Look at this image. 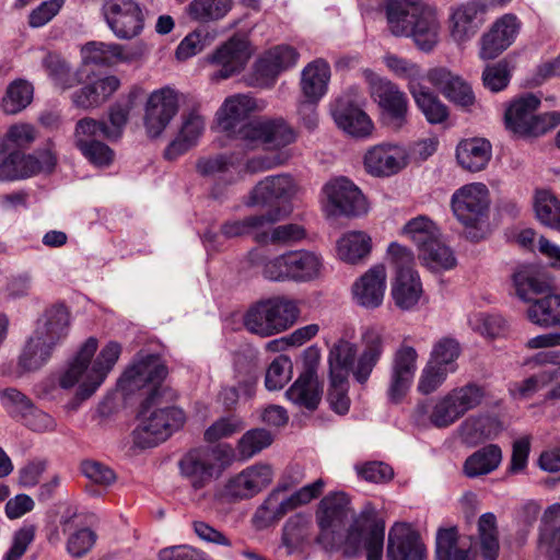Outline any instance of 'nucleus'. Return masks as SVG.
Returning a JSON list of instances; mask_svg holds the SVG:
<instances>
[{
  "label": "nucleus",
  "mask_w": 560,
  "mask_h": 560,
  "mask_svg": "<svg viewBox=\"0 0 560 560\" xmlns=\"http://www.w3.org/2000/svg\"><path fill=\"white\" fill-rule=\"evenodd\" d=\"M166 374L161 359L149 354L138 359L119 380V386L127 392L152 385L142 405L140 424L133 431L135 443L140 447L164 442L185 423L184 411L171 405L176 399L175 392L162 385Z\"/></svg>",
  "instance_id": "f257e3e1"
},
{
  "label": "nucleus",
  "mask_w": 560,
  "mask_h": 560,
  "mask_svg": "<svg viewBox=\"0 0 560 560\" xmlns=\"http://www.w3.org/2000/svg\"><path fill=\"white\" fill-rule=\"evenodd\" d=\"M319 527L318 541L329 549H342L346 557H355L366 550L368 560H382L385 526L377 521V513L371 503H366L360 514L342 535L347 521L353 516L350 499L342 491L325 495L315 513Z\"/></svg>",
  "instance_id": "f03ea898"
},
{
  "label": "nucleus",
  "mask_w": 560,
  "mask_h": 560,
  "mask_svg": "<svg viewBox=\"0 0 560 560\" xmlns=\"http://www.w3.org/2000/svg\"><path fill=\"white\" fill-rule=\"evenodd\" d=\"M255 100L246 94H234L225 98L217 112L219 127L229 137L240 141V145L248 151L260 145L267 149H280L295 139L293 130L282 118H258L238 126L254 110Z\"/></svg>",
  "instance_id": "7ed1b4c3"
},
{
  "label": "nucleus",
  "mask_w": 560,
  "mask_h": 560,
  "mask_svg": "<svg viewBox=\"0 0 560 560\" xmlns=\"http://www.w3.org/2000/svg\"><path fill=\"white\" fill-rule=\"evenodd\" d=\"M97 346L96 338L90 337L86 339L59 378V385L62 388L68 389L79 385L77 395L81 399H86L96 392L116 364L121 352L120 345L110 341L92 362Z\"/></svg>",
  "instance_id": "20e7f679"
},
{
  "label": "nucleus",
  "mask_w": 560,
  "mask_h": 560,
  "mask_svg": "<svg viewBox=\"0 0 560 560\" xmlns=\"http://www.w3.org/2000/svg\"><path fill=\"white\" fill-rule=\"evenodd\" d=\"M469 539L467 546L459 540L456 527L440 528L435 538V560H476L477 546L483 560H497L500 545L495 515L482 514L478 520V537Z\"/></svg>",
  "instance_id": "39448f33"
},
{
  "label": "nucleus",
  "mask_w": 560,
  "mask_h": 560,
  "mask_svg": "<svg viewBox=\"0 0 560 560\" xmlns=\"http://www.w3.org/2000/svg\"><path fill=\"white\" fill-rule=\"evenodd\" d=\"M485 398L486 388L471 382L434 399L420 401L415 408V416L418 421H428L438 429H445L478 408Z\"/></svg>",
  "instance_id": "423d86ee"
},
{
  "label": "nucleus",
  "mask_w": 560,
  "mask_h": 560,
  "mask_svg": "<svg viewBox=\"0 0 560 560\" xmlns=\"http://www.w3.org/2000/svg\"><path fill=\"white\" fill-rule=\"evenodd\" d=\"M303 479L304 474L300 469L292 471V474L288 472L283 475L278 485L257 509L254 516L255 521L260 526H269L279 522L289 512L310 503L322 494L325 488V481L322 478L303 486L290 495L285 494L287 491L300 485Z\"/></svg>",
  "instance_id": "0eeeda50"
},
{
  "label": "nucleus",
  "mask_w": 560,
  "mask_h": 560,
  "mask_svg": "<svg viewBox=\"0 0 560 560\" xmlns=\"http://www.w3.org/2000/svg\"><path fill=\"white\" fill-rule=\"evenodd\" d=\"M295 303L282 296L261 300L244 316L245 328L260 337H270L289 329L298 319Z\"/></svg>",
  "instance_id": "6e6552de"
},
{
  "label": "nucleus",
  "mask_w": 560,
  "mask_h": 560,
  "mask_svg": "<svg viewBox=\"0 0 560 560\" xmlns=\"http://www.w3.org/2000/svg\"><path fill=\"white\" fill-rule=\"evenodd\" d=\"M232 452L228 445L192 448L179 459V472L194 490L203 489L221 476L223 468L219 462Z\"/></svg>",
  "instance_id": "1a4fd4ad"
},
{
  "label": "nucleus",
  "mask_w": 560,
  "mask_h": 560,
  "mask_svg": "<svg viewBox=\"0 0 560 560\" xmlns=\"http://www.w3.org/2000/svg\"><path fill=\"white\" fill-rule=\"evenodd\" d=\"M364 96L359 88L351 86L331 105V115L337 126L353 137H366L373 124L362 109Z\"/></svg>",
  "instance_id": "9d476101"
},
{
  "label": "nucleus",
  "mask_w": 560,
  "mask_h": 560,
  "mask_svg": "<svg viewBox=\"0 0 560 560\" xmlns=\"http://www.w3.org/2000/svg\"><path fill=\"white\" fill-rule=\"evenodd\" d=\"M102 15L118 39L129 40L144 28V13L137 0H104Z\"/></svg>",
  "instance_id": "9b49d317"
},
{
  "label": "nucleus",
  "mask_w": 560,
  "mask_h": 560,
  "mask_svg": "<svg viewBox=\"0 0 560 560\" xmlns=\"http://www.w3.org/2000/svg\"><path fill=\"white\" fill-rule=\"evenodd\" d=\"M57 161L51 141H48L45 149L33 154L12 152L0 164V180L27 178L40 173L49 174L55 170Z\"/></svg>",
  "instance_id": "f8f14e48"
},
{
  "label": "nucleus",
  "mask_w": 560,
  "mask_h": 560,
  "mask_svg": "<svg viewBox=\"0 0 560 560\" xmlns=\"http://www.w3.org/2000/svg\"><path fill=\"white\" fill-rule=\"evenodd\" d=\"M324 208L329 215L358 217L368 211L361 190L349 179L341 177L323 187Z\"/></svg>",
  "instance_id": "ddd939ff"
},
{
  "label": "nucleus",
  "mask_w": 560,
  "mask_h": 560,
  "mask_svg": "<svg viewBox=\"0 0 560 560\" xmlns=\"http://www.w3.org/2000/svg\"><path fill=\"white\" fill-rule=\"evenodd\" d=\"M362 75L368 83L371 97L400 127L406 121L408 100L406 94L392 81L381 78L371 69H364Z\"/></svg>",
  "instance_id": "4468645a"
},
{
  "label": "nucleus",
  "mask_w": 560,
  "mask_h": 560,
  "mask_svg": "<svg viewBox=\"0 0 560 560\" xmlns=\"http://www.w3.org/2000/svg\"><path fill=\"white\" fill-rule=\"evenodd\" d=\"M299 57L296 49L289 45H278L270 48L255 62L249 81L250 85L271 88L281 72L296 65Z\"/></svg>",
  "instance_id": "2eb2a0df"
},
{
  "label": "nucleus",
  "mask_w": 560,
  "mask_h": 560,
  "mask_svg": "<svg viewBox=\"0 0 560 560\" xmlns=\"http://www.w3.org/2000/svg\"><path fill=\"white\" fill-rule=\"evenodd\" d=\"M489 203L488 188L481 183L465 185L452 196L454 215L466 226H477L487 215Z\"/></svg>",
  "instance_id": "dca6fc26"
},
{
  "label": "nucleus",
  "mask_w": 560,
  "mask_h": 560,
  "mask_svg": "<svg viewBox=\"0 0 560 560\" xmlns=\"http://www.w3.org/2000/svg\"><path fill=\"white\" fill-rule=\"evenodd\" d=\"M179 108L178 93L170 88L153 91L145 104L144 127L150 138L162 135Z\"/></svg>",
  "instance_id": "f3484780"
},
{
  "label": "nucleus",
  "mask_w": 560,
  "mask_h": 560,
  "mask_svg": "<svg viewBox=\"0 0 560 560\" xmlns=\"http://www.w3.org/2000/svg\"><path fill=\"white\" fill-rule=\"evenodd\" d=\"M363 164L370 175L389 177L407 165V152L398 144L380 143L365 152Z\"/></svg>",
  "instance_id": "a211bd4d"
},
{
  "label": "nucleus",
  "mask_w": 560,
  "mask_h": 560,
  "mask_svg": "<svg viewBox=\"0 0 560 560\" xmlns=\"http://www.w3.org/2000/svg\"><path fill=\"white\" fill-rule=\"evenodd\" d=\"M418 353L411 346L402 345L394 354L387 389L388 399L399 402L407 394L416 370Z\"/></svg>",
  "instance_id": "6ab92c4d"
},
{
  "label": "nucleus",
  "mask_w": 560,
  "mask_h": 560,
  "mask_svg": "<svg viewBox=\"0 0 560 560\" xmlns=\"http://www.w3.org/2000/svg\"><path fill=\"white\" fill-rule=\"evenodd\" d=\"M250 57L247 40L238 37H232L221 45L215 51L208 56V61L219 66L212 78L215 80H224L240 72Z\"/></svg>",
  "instance_id": "aec40b11"
},
{
  "label": "nucleus",
  "mask_w": 560,
  "mask_h": 560,
  "mask_svg": "<svg viewBox=\"0 0 560 560\" xmlns=\"http://www.w3.org/2000/svg\"><path fill=\"white\" fill-rule=\"evenodd\" d=\"M272 478L271 466L254 465L231 478L225 485L224 493L234 500L248 499L266 488L272 481Z\"/></svg>",
  "instance_id": "412c9836"
},
{
  "label": "nucleus",
  "mask_w": 560,
  "mask_h": 560,
  "mask_svg": "<svg viewBox=\"0 0 560 560\" xmlns=\"http://www.w3.org/2000/svg\"><path fill=\"white\" fill-rule=\"evenodd\" d=\"M389 560H425L427 549L419 534L409 525L395 524L388 533Z\"/></svg>",
  "instance_id": "4be33fe9"
},
{
  "label": "nucleus",
  "mask_w": 560,
  "mask_h": 560,
  "mask_svg": "<svg viewBox=\"0 0 560 560\" xmlns=\"http://www.w3.org/2000/svg\"><path fill=\"white\" fill-rule=\"evenodd\" d=\"M520 24L513 14H505L497 20L490 31L482 35L479 56L483 60L497 58L512 45L518 33Z\"/></svg>",
  "instance_id": "5701e85b"
},
{
  "label": "nucleus",
  "mask_w": 560,
  "mask_h": 560,
  "mask_svg": "<svg viewBox=\"0 0 560 560\" xmlns=\"http://www.w3.org/2000/svg\"><path fill=\"white\" fill-rule=\"evenodd\" d=\"M71 325L70 312L63 303L52 304L44 310L36 320L33 332L38 339L59 347L68 337Z\"/></svg>",
  "instance_id": "b1692460"
},
{
  "label": "nucleus",
  "mask_w": 560,
  "mask_h": 560,
  "mask_svg": "<svg viewBox=\"0 0 560 560\" xmlns=\"http://www.w3.org/2000/svg\"><path fill=\"white\" fill-rule=\"evenodd\" d=\"M386 278L384 265L378 264L371 267L352 285L355 303L369 310L381 306L386 290Z\"/></svg>",
  "instance_id": "393cba45"
},
{
  "label": "nucleus",
  "mask_w": 560,
  "mask_h": 560,
  "mask_svg": "<svg viewBox=\"0 0 560 560\" xmlns=\"http://www.w3.org/2000/svg\"><path fill=\"white\" fill-rule=\"evenodd\" d=\"M296 184L289 174L267 176L252 189L246 206H267L277 200H288L296 192Z\"/></svg>",
  "instance_id": "a878e982"
},
{
  "label": "nucleus",
  "mask_w": 560,
  "mask_h": 560,
  "mask_svg": "<svg viewBox=\"0 0 560 560\" xmlns=\"http://www.w3.org/2000/svg\"><path fill=\"white\" fill-rule=\"evenodd\" d=\"M486 10L481 0H469L452 9L450 35L457 44L470 40L480 27L478 15Z\"/></svg>",
  "instance_id": "bb28decb"
},
{
  "label": "nucleus",
  "mask_w": 560,
  "mask_h": 560,
  "mask_svg": "<svg viewBox=\"0 0 560 560\" xmlns=\"http://www.w3.org/2000/svg\"><path fill=\"white\" fill-rule=\"evenodd\" d=\"M427 79L456 105L469 107L474 104L475 95L470 85L446 68L431 69L427 74Z\"/></svg>",
  "instance_id": "cd10ccee"
},
{
  "label": "nucleus",
  "mask_w": 560,
  "mask_h": 560,
  "mask_svg": "<svg viewBox=\"0 0 560 560\" xmlns=\"http://www.w3.org/2000/svg\"><path fill=\"white\" fill-rule=\"evenodd\" d=\"M423 5L422 0H388L385 13L389 33L395 37H406Z\"/></svg>",
  "instance_id": "c85d7f7f"
},
{
  "label": "nucleus",
  "mask_w": 560,
  "mask_h": 560,
  "mask_svg": "<svg viewBox=\"0 0 560 560\" xmlns=\"http://www.w3.org/2000/svg\"><path fill=\"white\" fill-rule=\"evenodd\" d=\"M361 341L363 351L352 373L357 382L364 384L383 354L384 338L376 327L371 326L363 330Z\"/></svg>",
  "instance_id": "c756f323"
},
{
  "label": "nucleus",
  "mask_w": 560,
  "mask_h": 560,
  "mask_svg": "<svg viewBox=\"0 0 560 560\" xmlns=\"http://www.w3.org/2000/svg\"><path fill=\"white\" fill-rule=\"evenodd\" d=\"M440 31L441 24L436 13L424 4L406 37L411 38L419 50L430 52L440 42Z\"/></svg>",
  "instance_id": "7c9ffc66"
},
{
  "label": "nucleus",
  "mask_w": 560,
  "mask_h": 560,
  "mask_svg": "<svg viewBox=\"0 0 560 560\" xmlns=\"http://www.w3.org/2000/svg\"><path fill=\"white\" fill-rule=\"evenodd\" d=\"M205 125V118L195 112L184 116L180 130L165 149L164 156L174 160L196 145L203 133Z\"/></svg>",
  "instance_id": "2f4dec72"
},
{
  "label": "nucleus",
  "mask_w": 560,
  "mask_h": 560,
  "mask_svg": "<svg viewBox=\"0 0 560 560\" xmlns=\"http://www.w3.org/2000/svg\"><path fill=\"white\" fill-rule=\"evenodd\" d=\"M540 100L534 94H525L511 102L504 114L505 127L514 135L525 136Z\"/></svg>",
  "instance_id": "473e14b6"
},
{
  "label": "nucleus",
  "mask_w": 560,
  "mask_h": 560,
  "mask_svg": "<svg viewBox=\"0 0 560 560\" xmlns=\"http://www.w3.org/2000/svg\"><path fill=\"white\" fill-rule=\"evenodd\" d=\"M119 86L120 81L117 77H104L75 91L72 94V102L80 108H94L105 103Z\"/></svg>",
  "instance_id": "72a5a7b5"
},
{
  "label": "nucleus",
  "mask_w": 560,
  "mask_h": 560,
  "mask_svg": "<svg viewBox=\"0 0 560 560\" xmlns=\"http://www.w3.org/2000/svg\"><path fill=\"white\" fill-rule=\"evenodd\" d=\"M516 296L524 302H532L539 294L549 293L551 287L546 277L534 266H523L512 276Z\"/></svg>",
  "instance_id": "f704fd0d"
},
{
  "label": "nucleus",
  "mask_w": 560,
  "mask_h": 560,
  "mask_svg": "<svg viewBox=\"0 0 560 560\" xmlns=\"http://www.w3.org/2000/svg\"><path fill=\"white\" fill-rule=\"evenodd\" d=\"M289 400L310 410L317 408L322 389L315 370L306 369L285 393Z\"/></svg>",
  "instance_id": "c9c22d12"
},
{
  "label": "nucleus",
  "mask_w": 560,
  "mask_h": 560,
  "mask_svg": "<svg viewBox=\"0 0 560 560\" xmlns=\"http://www.w3.org/2000/svg\"><path fill=\"white\" fill-rule=\"evenodd\" d=\"M284 214L285 213L277 207L266 213L248 215L244 219L229 220L221 225L220 233L226 238L244 236L252 231L280 221Z\"/></svg>",
  "instance_id": "e433bc0d"
},
{
  "label": "nucleus",
  "mask_w": 560,
  "mask_h": 560,
  "mask_svg": "<svg viewBox=\"0 0 560 560\" xmlns=\"http://www.w3.org/2000/svg\"><path fill=\"white\" fill-rule=\"evenodd\" d=\"M560 502L546 508L541 516L539 545L550 560H560Z\"/></svg>",
  "instance_id": "4c0bfd02"
},
{
  "label": "nucleus",
  "mask_w": 560,
  "mask_h": 560,
  "mask_svg": "<svg viewBox=\"0 0 560 560\" xmlns=\"http://www.w3.org/2000/svg\"><path fill=\"white\" fill-rule=\"evenodd\" d=\"M42 66L56 86L61 90L72 89L82 82L80 70H73L70 63L58 52L45 51Z\"/></svg>",
  "instance_id": "58836bf2"
},
{
  "label": "nucleus",
  "mask_w": 560,
  "mask_h": 560,
  "mask_svg": "<svg viewBox=\"0 0 560 560\" xmlns=\"http://www.w3.org/2000/svg\"><path fill=\"white\" fill-rule=\"evenodd\" d=\"M329 78L330 68L325 60L317 59L310 62L301 74L303 96L307 100L319 101L326 94Z\"/></svg>",
  "instance_id": "ea45409f"
},
{
  "label": "nucleus",
  "mask_w": 560,
  "mask_h": 560,
  "mask_svg": "<svg viewBox=\"0 0 560 560\" xmlns=\"http://www.w3.org/2000/svg\"><path fill=\"white\" fill-rule=\"evenodd\" d=\"M491 144L483 138L462 141L456 149V158L463 168L469 172L483 170L491 158Z\"/></svg>",
  "instance_id": "a19ab883"
},
{
  "label": "nucleus",
  "mask_w": 560,
  "mask_h": 560,
  "mask_svg": "<svg viewBox=\"0 0 560 560\" xmlns=\"http://www.w3.org/2000/svg\"><path fill=\"white\" fill-rule=\"evenodd\" d=\"M233 7L234 0H191L184 12L194 22L209 24L223 20Z\"/></svg>",
  "instance_id": "79ce46f5"
},
{
  "label": "nucleus",
  "mask_w": 560,
  "mask_h": 560,
  "mask_svg": "<svg viewBox=\"0 0 560 560\" xmlns=\"http://www.w3.org/2000/svg\"><path fill=\"white\" fill-rule=\"evenodd\" d=\"M371 248V237L361 231L348 232L337 242V255L339 259L350 265H355L366 259Z\"/></svg>",
  "instance_id": "37998d69"
},
{
  "label": "nucleus",
  "mask_w": 560,
  "mask_h": 560,
  "mask_svg": "<svg viewBox=\"0 0 560 560\" xmlns=\"http://www.w3.org/2000/svg\"><path fill=\"white\" fill-rule=\"evenodd\" d=\"M81 54L84 63L96 66H112L130 59L124 46L116 43L90 42L82 47Z\"/></svg>",
  "instance_id": "c03bdc74"
},
{
  "label": "nucleus",
  "mask_w": 560,
  "mask_h": 560,
  "mask_svg": "<svg viewBox=\"0 0 560 560\" xmlns=\"http://www.w3.org/2000/svg\"><path fill=\"white\" fill-rule=\"evenodd\" d=\"M56 348L33 332L20 354L19 365L27 372L37 371L50 360Z\"/></svg>",
  "instance_id": "a18cd8bd"
},
{
  "label": "nucleus",
  "mask_w": 560,
  "mask_h": 560,
  "mask_svg": "<svg viewBox=\"0 0 560 560\" xmlns=\"http://www.w3.org/2000/svg\"><path fill=\"white\" fill-rule=\"evenodd\" d=\"M422 287L417 273L396 276L392 287V296L397 307L404 311L413 308L420 300Z\"/></svg>",
  "instance_id": "49530a36"
},
{
  "label": "nucleus",
  "mask_w": 560,
  "mask_h": 560,
  "mask_svg": "<svg viewBox=\"0 0 560 560\" xmlns=\"http://www.w3.org/2000/svg\"><path fill=\"white\" fill-rule=\"evenodd\" d=\"M502 460L498 445L489 444L472 453L464 463V472L469 478L488 475L495 470Z\"/></svg>",
  "instance_id": "de8ad7c7"
},
{
  "label": "nucleus",
  "mask_w": 560,
  "mask_h": 560,
  "mask_svg": "<svg viewBox=\"0 0 560 560\" xmlns=\"http://www.w3.org/2000/svg\"><path fill=\"white\" fill-rule=\"evenodd\" d=\"M541 299H535L527 310L528 319L540 327L560 325V295L545 293Z\"/></svg>",
  "instance_id": "09e8293b"
},
{
  "label": "nucleus",
  "mask_w": 560,
  "mask_h": 560,
  "mask_svg": "<svg viewBox=\"0 0 560 560\" xmlns=\"http://www.w3.org/2000/svg\"><path fill=\"white\" fill-rule=\"evenodd\" d=\"M355 354L357 347L354 343L343 339L334 343L328 354L329 376L335 377L338 382L348 380Z\"/></svg>",
  "instance_id": "8fccbe9b"
},
{
  "label": "nucleus",
  "mask_w": 560,
  "mask_h": 560,
  "mask_svg": "<svg viewBox=\"0 0 560 560\" xmlns=\"http://www.w3.org/2000/svg\"><path fill=\"white\" fill-rule=\"evenodd\" d=\"M291 281L307 282L319 277L322 257L310 250H291Z\"/></svg>",
  "instance_id": "3c124183"
},
{
  "label": "nucleus",
  "mask_w": 560,
  "mask_h": 560,
  "mask_svg": "<svg viewBox=\"0 0 560 560\" xmlns=\"http://www.w3.org/2000/svg\"><path fill=\"white\" fill-rule=\"evenodd\" d=\"M311 521L304 514L291 516L283 526L282 547L285 555L291 556L307 541L310 537Z\"/></svg>",
  "instance_id": "603ef678"
},
{
  "label": "nucleus",
  "mask_w": 560,
  "mask_h": 560,
  "mask_svg": "<svg viewBox=\"0 0 560 560\" xmlns=\"http://www.w3.org/2000/svg\"><path fill=\"white\" fill-rule=\"evenodd\" d=\"M411 95L418 108L430 124H441L447 119V107L428 86L421 84L418 88H413Z\"/></svg>",
  "instance_id": "864d4df0"
},
{
  "label": "nucleus",
  "mask_w": 560,
  "mask_h": 560,
  "mask_svg": "<svg viewBox=\"0 0 560 560\" xmlns=\"http://www.w3.org/2000/svg\"><path fill=\"white\" fill-rule=\"evenodd\" d=\"M142 90L133 88L125 100L115 103L109 110L110 126L106 124V139H118L128 122L129 114Z\"/></svg>",
  "instance_id": "5fc2aeb1"
},
{
  "label": "nucleus",
  "mask_w": 560,
  "mask_h": 560,
  "mask_svg": "<svg viewBox=\"0 0 560 560\" xmlns=\"http://www.w3.org/2000/svg\"><path fill=\"white\" fill-rule=\"evenodd\" d=\"M402 233L417 245L419 253L440 236L438 226L425 215L409 220L405 224Z\"/></svg>",
  "instance_id": "6e6d98bb"
},
{
  "label": "nucleus",
  "mask_w": 560,
  "mask_h": 560,
  "mask_svg": "<svg viewBox=\"0 0 560 560\" xmlns=\"http://www.w3.org/2000/svg\"><path fill=\"white\" fill-rule=\"evenodd\" d=\"M33 85L25 80L19 79L10 83L2 98L4 113L14 115L26 108L33 100Z\"/></svg>",
  "instance_id": "4d7b16f0"
},
{
  "label": "nucleus",
  "mask_w": 560,
  "mask_h": 560,
  "mask_svg": "<svg viewBox=\"0 0 560 560\" xmlns=\"http://www.w3.org/2000/svg\"><path fill=\"white\" fill-rule=\"evenodd\" d=\"M384 63L395 75L408 80L410 93L413 88L420 86L424 78H427L419 65L397 55L387 54L384 56Z\"/></svg>",
  "instance_id": "13d9d810"
},
{
  "label": "nucleus",
  "mask_w": 560,
  "mask_h": 560,
  "mask_svg": "<svg viewBox=\"0 0 560 560\" xmlns=\"http://www.w3.org/2000/svg\"><path fill=\"white\" fill-rule=\"evenodd\" d=\"M537 219L545 225L560 231V200L550 191H537L535 197Z\"/></svg>",
  "instance_id": "bf43d9fd"
},
{
  "label": "nucleus",
  "mask_w": 560,
  "mask_h": 560,
  "mask_svg": "<svg viewBox=\"0 0 560 560\" xmlns=\"http://www.w3.org/2000/svg\"><path fill=\"white\" fill-rule=\"evenodd\" d=\"M419 257L433 270L451 269L456 265L453 252L442 243L440 236L430 245L423 247L419 253Z\"/></svg>",
  "instance_id": "052dcab7"
},
{
  "label": "nucleus",
  "mask_w": 560,
  "mask_h": 560,
  "mask_svg": "<svg viewBox=\"0 0 560 560\" xmlns=\"http://www.w3.org/2000/svg\"><path fill=\"white\" fill-rule=\"evenodd\" d=\"M238 164L240 159L235 153H221L200 158L197 161L196 170L203 177H215L228 173L230 168H234Z\"/></svg>",
  "instance_id": "680f3d73"
},
{
  "label": "nucleus",
  "mask_w": 560,
  "mask_h": 560,
  "mask_svg": "<svg viewBox=\"0 0 560 560\" xmlns=\"http://www.w3.org/2000/svg\"><path fill=\"white\" fill-rule=\"evenodd\" d=\"M453 372H455L454 368L440 366L434 364V361H428L418 380V392L422 395L436 392Z\"/></svg>",
  "instance_id": "e2e57ef3"
},
{
  "label": "nucleus",
  "mask_w": 560,
  "mask_h": 560,
  "mask_svg": "<svg viewBox=\"0 0 560 560\" xmlns=\"http://www.w3.org/2000/svg\"><path fill=\"white\" fill-rule=\"evenodd\" d=\"M272 443V435L265 429L247 431L237 443V451L243 459H248L268 447Z\"/></svg>",
  "instance_id": "0e129e2a"
},
{
  "label": "nucleus",
  "mask_w": 560,
  "mask_h": 560,
  "mask_svg": "<svg viewBox=\"0 0 560 560\" xmlns=\"http://www.w3.org/2000/svg\"><path fill=\"white\" fill-rule=\"evenodd\" d=\"M474 330L488 338L503 336L508 330V322L500 314L479 313L470 320Z\"/></svg>",
  "instance_id": "69168bd1"
},
{
  "label": "nucleus",
  "mask_w": 560,
  "mask_h": 560,
  "mask_svg": "<svg viewBox=\"0 0 560 560\" xmlns=\"http://www.w3.org/2000/svg\"><path fill=\"white\" fill-rule=\"evenodd\" d=\"M292 377V362L285 355L276 358L267 369L265 385L268 390L281 389Z\"/></svg>",
  "instance_id": "338daca9"
},
{
  "label": "nucleus",
  "mask_w": 560,
  "mask_h": 560,
  "mask_svg": "<svg viewBox=\"0 0 560 560\" xmlns=\"http://www.w3.org/2000/svg\"><path fill=\"white\" fill-rule=\"evenodd\" d=\"M534 363L537 365H549L548 373L551 374V383L553 384L547 393L548 399H560V352L557 350H546L534 357Z\"/></svg>",
  "instance_id": "774afa93"
}]
</instances>
